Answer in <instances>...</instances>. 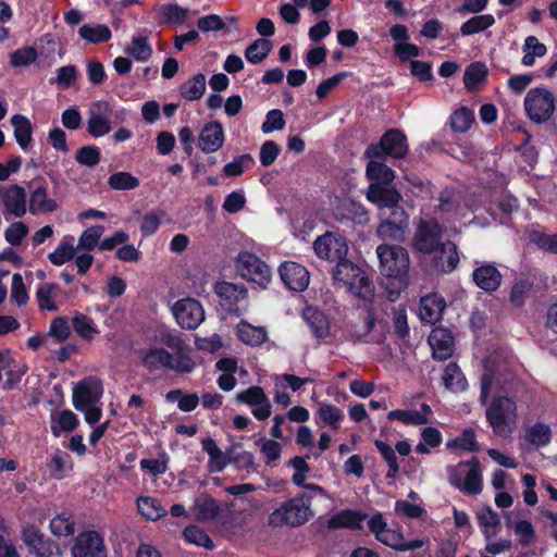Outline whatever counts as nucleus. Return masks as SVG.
I'll use <instances>...</instances> for the list:
<instances>
[{
	"label": "nucleus",
	"instance_id": "obj_1",
	"mask_svg": "<svg viewBox=\"0 0 557 557\" xmlns=\"http://www.w3.org/2000/svg\"><path fill=\"white\" fill-rule=\"evenodd\" d=\"M379 269L389 301H395L409 285L410 259L407 249L398 245L381 244L376 248Z\"/></svg>",
	"mask_w": 557,
	"mask_h": 557
},
{
	"label": "nucleus",
	"instance_id": "obj_2",
	"mask_svg": "<svg viewBox=\"0 0 557 557\" xmlns=\"http://www.w3.org/2000/svg\"><path fill=\"white\" fill-rule=\"evenodd\" d=\"M311 497L300 494L283 502L268 517V523L272 528L290 527L298 528L309 521L312 516Z\"/></svg>",
	"mask_w": 557,
	"mask_h": 557
},
{
	"label": "nucleus",
	"instance_id": "obj_3",
	"mask_svg": "<svg viewBox=\"0 0 557 557\" xmlns=\"http://www.w3.org/2000/svg\"><path fill=\"white\" fill-rule=\"evenodd\" d=\"M449 483L468 495H478L483 490L481 462L473 456L467 461L447 468Z\"/></svg>",
	"mask_w": 557,
	"mask_h": 557
},
{
	"label": "nucleus",
	"instance_id": "obj_4",
	"mask_svg": "<svg viewBox=\"0 0 557 557\" xmlns=\"http://www.w3.org/2000/svg\"><path fill=\"white\" fill-rule=\"evenodd\" d=\"M407 152L406 135L397 128H391L382 135L379 143L370 144L363 154L367 159H383L385 156L403 159Z\"/></svg>",
	"mask_w": 557,
	"mask_h": 557
},
{
	"label": "nucleus",
	"instance_id": "obj_5",
	"mask_svg": "<svg viewBox=\"0 0 557 557\" xmlns=\"http://www.w3.org/2000/svg\"><path fill=\"white\" fill-rule=\"evenodd\" d=\"M524 109L532 122L536 124L547 122L555 111L554 94L543 87L530 89L524 98Z\"/></svg>",
	"mask_w": 557,
	"mask_h": 557
},
{
	"label": "nucleus",
	"instance_id": "obj_6",
	"mask_svg": "<svg viewBox=\"0 0 557 557\" xmlns=\"http://www.w3.org/2000/svg\"><path fill=\"white\" fill-rule=\"evenodd\" d=\"M516 412L515 401L507 396L495 397L486 408L485 417L495 435L508 437L512 433L509 426L510 416Z\"/></svg>",
	"mask_w": 557,
	"mask_h": 557
},
{
	"label": "nucleus",
	"instance_id": "obj_7",
	"mask_svg": "<svg viewBox=\"0 0 557 557\" xmlns=\"http://www.w3.org/2000/svg\"><path fill=\"white\" fill-rule=\"evenodd\" d=\"M442 238L443 227L436 219H421L412 238V247L417 251L426 255L435 251H443L445 245L442 243Z\"/></svg>",
	"mask_w": 557,
	"mask_h": 557
},
{
	"label": "nucleus",
	"instance_id": "obj_8",
	"mask_svg": "<svg viewBox=\"0 0 557 557\" xmlns=\"http://www.w3.org/2000/svg\"><path fill=\"white\" fill-rule=\"evenodd\" d=\"M236 270L248 282L267 288L271 282L270 267L252 252H240L236 259Z\"/></svg>",
	"mask_w": 557,
	"mask_h": 557
},
{
	"label": "nucleus",
	"instance_id": "obj_9",
	"mask_svg": "<svg viewBox=\"0 0 557 557\" xmlns=\"http://www.w3.org/2000/svg\"><path fill=\"white\" fill-rule=\"evenodd\" d=\"M21 540L27 552L35 557H55L59 555L58 543L48 537L35 524H26L21 531Z\"/></svg>",
	"mask_w": 557,
	"mask_h": 557
},
{
	"label": "nucleus",
	"instance_id": "obj_10",
	"mask_svg": "<svg viewBox=\"0 0 557 557\" xmlns=\"http://www.w3.org/2000/svg\"><path fill=\"white\" fill-rule=\"evenodd\" d=\"M103 394V386L100 379L90 375L77 382L73 388V406L76 410H84L86 407L96 405Z\"/></svg>",
	"mask_w": 557,
	"mask_h": 557
},
{
	"label": "nucleus",
	"instance_id": "obj_11",
	"mask_svg": "<svg viewBox=\"0 0 557 557\" xmlns=\"http://www.w3.org/2000/svg\"><path fill=\"white\" fill-rule=\"evenodd\" d=\"M173 314L177 324L185 330H196L205 320V310L195 298H183L173 306Z\"/></svg>",
	"mask_w": 557,
	"mask_h": 557
},
{
	"label": "nucleus",
	"instance_id": "obj_12",
	"mask_svg": "<svg viewBox=\"0 0 557 557\" xmlns=\"http://www.w3.org/2000/svg\"><path fill=\"white\" fill-rule=\"evenodd\" d=\"M72 557H108L103 536L94 530L81 532L71 548Z\"/></svg>",
	"mask_w": 557,
	"mask_h": 557
},
{
	"label": "nucleus",
	"instance_id": "obj_13",
	"mask_svg": "<svg viewBox=\"0 0 557 557\" xmlns=\"http://www.w3.org/2000/svg\"><path fill=\"white\" fill-rule=\"evenodd\" d=\"M315 255L324 260L335 262L347 257L348 246L345 238L333 233H325L319 236L313 243Z\"/></svg>",
	"mask_w": 557,
	"mask_h": 557
},
{
	"label": "nucleus",
	"instance_id": "obj_14",
	"mask_svg": "<svg viewBox=\"0 0 557 557\" xmlns=\"http://www.w3.org/2000/svg\"><path fill=\"white\" fill-rule=\"evenodd\" d=\"M111 112L112 109L108 101L98 100L91 103L87 120V132L90 136L98 138L111 132Z\"/></svg>",
	"mask_w": 557,
	"mask_h": 557
},
{
	"label": "nucleus",
	"instance_id": "obj_15",
	"mask_svg": "<svg viewBox=\"0 0 557 557\" xmlns=\"http://www.w3.org/2000/svg\"><path fill=\"white\" fill-rule=\"evenodd\" d=\"M27 186L32 190L29 197V212L32 214L54 212L58 209L57 201L48 197V184L45 177L36 176Z\"/></svg>",
	"mask_w": 557,
	"mask_h": 557
},
{
	"label": "nucleus",
	"instance_id": "obj_16",
	"mask_svg": "<svg viewBox=\"0 0 557 557\" xmlns=\"http://www.w3.org/2000/svg\"><path fill=\"white\" fill-rule=\"evenodd\" d=\"M214 292L220 298L221 307L228 313H239V302L247 298L248 290L245 285L231 282H218Z\"/></svg>",
	"mask_w": 557,
	"mask_h": 557
},
{
	"label": "nucleus",
	"instance_id": "obj_17",
	"mask_svg": "<svg viewBox=\"0 0 557 557\" xmlns=\"http://www.w3.org/2000/svg\"><path fill=\"white\" fill-rule=\"evenodd\" d=\"M278 274L283 284L294 292H304L310 282L309 271L294 261H284L278 267Z\"/></svg>",
	"mask_w": 557,
	"mask_h": 557
},
{
	"label": "nucleus",
	"instance_id": "obj_18",
	"mask_svg": "<svg viewBox=\"0 0 557 557\" xmlns=\"http://www.w3.org/2000/svg\"><path fill=\"white\" fill-rule=\"evenodd\" d=\"M428 343L432 348V357L438 361H445L453 357L455 351V337L450 330L445 327H434Z\"/></svg>",
	"mask_w": 557,
	"mask_h": 557
},
{
	"label": "nucleus",
	"instance_id": "obj_19",
	"mask_svg": "<svg viewBox=\"0 0 557 557\" xmlns=\"http://www.w3.org/2000/svg\"><path fill=\"white\" fill-rule=\"evenodd\" d=\"M367 199L375 205L380 212L385 213L386 209L395 208L403 200L399 190L394 186L369 185Z\"/></svg>",
	"mask_w": 557,
	"mask_h": 557
},
{
	"label": "nucleus",
	"instance_id": "obj_20",
	"mask_svg": "<svg viewBox=\"0 0 557 557\" xmlns=\"http://www.w3.org/2000/svg\"><path fill=\"white\" fill-rule=\"evenodd\" d=\"M2 203L5 212L22 218L27 211V199L24 187L14 184L1 189Z\"/></svg>",
	"mask_w": 557,
	"mask_h": 557
},
{
	"label": "nucleus",
	"instance_id": "obj_21",
	"mask_svg": "<svg viewBox=\"0 0 557 557\" xmlns=\"http://www.w3.org/2000/svg\"><path fill=\"white\" fill-rule=\"evenodd\" d=\"M474 284L485 293L496 292L503 282V274L493 263H483L472 272Z\"/></svg>",
	"mask_w": 557,
	"mask_h": 557
},
{
	"label": "nucleus",
	"instance_id": "obj_22",
	"mask_svg": "<svg viewBox=\"0 0 557 557\" xmlns=\"http://www.w3.org/2000/svg\"><path fill=\"white\" fill-rule=\"evenodd\" d=\"M224 144L222 123L213 121L206 123L198 137V147L206 153L218 151Z\"/></svg>",
	"mask_w": 557,
	"mask_h": 557
},
{
	"label": "nucleus",
	"instance_id": "obj_23",
	"mask_svg": "<svg viewBox=\"0 0 557 557\" xmlns=\"http://www.w3.org/2000/svg\"><path fill=\"white\" fill-rule=\"evenodd\" d=\"M190 510L198 522H209L220 517L222 503L208 494H201L194 500Z\"/></svg>",
	"mask_w": 557,
	"mask_h": 557
},
{
	"label": "nucleus",
	"instance_id": "obj_24",
	"mask_svg": "<svg viewBox=\"0 0 557 557\" xmlns=\"http://www.w3.org/2000/svg\"><path fill=\"white\" fill-rule=\"evenodd\" d=\"M336 218L341 222H352L358 225H366L369 220V211L366 207L352 199H344L336 207Z\"/></svg>",
	"mask_w": 557,
	"mask_h": 557
},
{
	"label": "nucleus",
	"instance_id": "obj_25",
	"mask_svg": "<svg viewBox=\"0 0 557 557\" xmlns=\"http://www.w3.org/2000/svg\"><path fill=\"white\" fill-rule=\"evenodd\" d=\"M445 308L446 302L441 295L429 294L420 300L419 317L423 323L434 324L442 319Z\"/></svg>",
	"mask_w": 557,
	"mask_h": 557
},
{
	"label": "nucleus",
	"instance_id": "obj_26",
	"mask_svg": "<svg viewBox=\"0 0 557 557\" xmlns=\"http://www.w3.org/2000/svg\"><path fill=\"white\" fill-rule=\"evenodd\" d=\"M367 177L370 185L388 186L395 178V172L380 159H368Z\"/></svg>",
	"mask_w": 557,
	"mask_h": 557
},
{
	"label": "nucleus",
	"instance_id": "obj_27",
	"mask_svg": "<svg viewBox=\"0 0 557 557\" xmlns=\"http://www.w3.org/2000/svg\"><path fill=\"white\" fill-rule=\"evenodd\" d=\"M238 339L249 346H261L268 339V332L263 326H255L242 320L236 326Z\"/></svg>",
	"mask_w": 557,
	"mask_h": 557
},
{
	"label": "nucleus",
	"instance_id": "obj_28",
	"mask_svg": "<svg viewBox=\"0 0 557 557\" xmlns=\"http://www.w3.org/2000/svg\"><path fill=\"white\" fill-rule=\"evenodd\" d=\"M367 518L366 513L346 509L342 510L334 516H332L329 521L330 529H351V530H360L362 529V521Z\"/></svg>",
	"mask_w": 557,
	"mask_h": 557
},
{
	"label": "nucleus",
	"instance_id": "obj_29",
	"mask_svg": "<svg viewBox=\"0 0 557 557\" xmlns=\"http://www.w3.org/2000/svg\"><path fill=\"white\" fill-rule=\"evenodd\" d=\"M14 128V138L22 150L26 151L33 141V124L29 119L21 113L11 116Z\"/></svg>",
	"mask_w": 557,
	"mask_h": 557
},
{
	"label": "nucleus",
	"instance_id": "obj_30",
	"mask_svg": "<svg viewBox=\"0 0 557 557\" xmlns=\"http://www.w3.org/2000/svg\"><path fill=\"white\" fill-rule=\"evenodd\" d=\"M188 9L170 2L161 4L157 13L158 25L177 24L181 25L187 20Z\"/></svg>",
	"mask_w": 557,
	"mask_h": 557
},
{
	"label": "nucleus",
	"instance_id": "obj_31",
	"mask_svg": "<svg viewBox=\"0 0 557 557\" xmlns=\"http://www.w3.org/2000/svg\"><path fill=\"white\" fill-rule=\"evenodd\" d=\"M446 447L450 450L469 453H479L481 450L480 444L476 441V433L472 428H465L458 436L448 440Z\"/></svg>",
	"mask_w": 557,
	"mask_h": 557
},
{
	"label": "nucleus",
	"instance_id": "obj_32",
	"mask_svg": "<svg viewBox=\"0 0 557 557\" xmlns=\"http://www.w3.org/2000/svg\"><path fill=\"white\" fill-rule=\"evenodd\" d=\"M304 317L317 338H326L330 335V322L323 311L308 308Z\"/></svg>",
	"mask_w": 557,
	"mask_h": 557
},
{
	"label": "nucleus",
	"instance_id": "obj_33",
	"mask_svg": "<svg viewBox=\"0 0 557 557\" xmlns=\"http://www.w3.org/2000/svg\"><path fill=\"white\" fill-rule=\"evenodd\" d=\"M206 88L205 74L197 73L180 86V95L187 101H196L202 98Z\"/></svg>",
	"mask_w": 557,
	"mask_h": 557
},
{
	"label": "nucleus",
	"instance_id": "obj_34",
	"mask_svg": "<svg viewBox=\"0 0 557 557\" xmlns=\"http://www.w3.org/2000/svg\"><path fill=\"white\" fill-rule=\"evenodd\" d=\"M143 364L150 371L172 367L174 356L164 348H150L143 356Z\"/></svg>",
	"mask_w": 557,
	"mask_h": 557
},
{
	"label": "nucleus",
	"instance_id": "obj_35",
	"mask_svg": "<svg viewBox=\"0 0 557 557\" xmlns=\"http://www.w3.org/2000/svg\"><path fill=\"white\" fill-rule=\"evenodd\" d=\"M78 35L87 42L96 45L106 44L112 38L111 29L104 24H84L78 29Z\"/></svg>",
	"mask_w": 557,
	"mask_h": 557
},
{
	"label": "nucleus",
	"instance_id": "obj_36",
	"mask_svg": "<svg viewBox=\"0 0 557 557\" xmlns=\"http://www.w3.org/2000/svg\"><path fill=\"white\" fill-rule=\"evenodd\" d=\"M487 78V67L482 62H472L463 73V84L468 91H478L479 85Z\"/></svg>",
	"mask_w": 557,
	"mask_h": 557
},
{
	"label": "nucleus",
	"instance_id": "obj_37",
	"mask_svg": "<svg viewBox=\"0 0 557 557\" xmlns=\"http://www.w3.org/2000/svg\"><path fill=\"white\" fill-rule=\"evenodd\" d=\"M359 274H361V269L352 261L348 260L347 257L335 261V268L333 269L334 280L354 286L355 282L352 280Z\"/></svg>",
	"mask_w": 557,
	"mask_h": 557
},
{
	"label": "nucleus",
	"instance_id": "obj_38",
	"mask_svg": "<svg viewBox=\"0 0 557 557\" xmlns=\"http://www.w3.org/2000/svg\"><path fill=\"white\" fill-rule=\"evenodd\" d=\"M124 52L138 62H147L153 54L148 36H134Z\"/></svg>",
	"mask_w": 557,
	"mask_h": 557
},
{
	"label": "nucleus",
	"instance_id": "obj_39",
	"mask_svg": "<svg viewBox=\"0 0 557 557\" xmlns=\"http://www.w3.org/2000/svg\"><path fill=\"white\" fill-rule=\"evenodd\" d=\"M495 24V17L492 14H475L460 26L462 36H471L486 30Z\"/></svg>",
	"mask_w": 557,
	"mask_h": 557
},
{
	"label": "nucleus",
	"instance_id": "obj_40",
	"mask_svg": "<svg viewBox=\"0 0 557 557\" xmlns=\"http://www.w3.org/2000/svg\"><path fill=\"white\" fill-rule=\"evenodd\" d=\"M272 42L267 38H258L245 50V58L251 64L261 63L271 52Z\"/></svg>",
	"mask_w": 557,
	"mask_h": 557
},
{
	"label": "nucleus",
	"instance_id": "obj_41",
	"mask_svg": "<svg viewBox=\"0 0 557 557\" xmlns=\"http://www.w3.org/2000/svg\"><path fill=\"white\" fill-rule=\"evenodd\" d=\"M50 531L55 536H70L74 534L75 522L73 515L69 511H62L50 520Z\"/></svg>",
	"mask_w": 557,
	"mask_h": 557
},
{
	"label": "nucleus",
	"instance_id": "obj_42",
	"mask_svg": "<svg viewBox=\"0 0 557 557\" xmlns=\"http://www.w3.org/2000/svg\"><path fill=\"white\" fill-rule=\"evenodd\" d=\"M443 382L445 387L451 391H463L467 387V380L456 362L446 366Z\"/></svg>",
	"mask_w": 557,
	"mask_h": 557
},
{
	"label": "nucleus",
	"instance_id": "obj_43",
	"mask_svg": "<svg viewBox=\"0 0 557 557\" xmlns=\"http://www.w3.org/2000/svg\"><path fill=\"white\" fill-rule=\"evenodd\" d=\"M525 440L536 447H544L552 441V430L549 425L536 422L527 430Z\"/></svg>",
	"mask_w": 557,
	"mask_h": 557
},
{
	"label": "nucleus",
	"instance_id": "obj_44",
	"mask_svg": "<svg viewBox=\"0 0 557 557\" xmlns=\"http://www.w3.org/2000/svg\"><path fill=\"white\" fill-rule=\"evenodd\" d=\"M138 511L149 520H158L166 515V510L157 498L141 496L137 499Z\"/></svg>",
	"mask_w": 557,
	"mask_h": 557
},
{
	"label": "nucleus",
	"instance_id": "obj_45",
	"mask_svg": "<svg viewBox=\"0 0 557 557\" xmlns=\"http://www.w3.org/2000/svg\"><path fill=\"white\" fill-rule=\"evenodd\" d=\"M183 537L187 543L206 549H213L214 543L203 529L196 524L187 525L183 531Z\"/></svg>",
	"mask_w": 557,
	"mask_h": 557
},
{
	"label": "nucleus",
	"instance_id": "obj_46",
	"mask_svg": "<svg viewBox=\"0 0 557 557\" xmlns=\"http://www.w3.org/2000/svg\"><path fill=\"white\" fill-rule=\"evenodd\" d=\"M381 221L376 227V236L382 240L403 242L406 234V228L397 225L395 222L387 221L380 218Z\"/></svg>",
	"mask_w": 557,
	"mask_h": 557
},
{
	"label": "nucleus",
	"instance_id": "obj_47",
	"mask_svg": "<svg viewBox=\"0 0 557 557\" xmlns=\"http://www.w3.org/2000/svg\"><path fill=\"white\" fill-rule=\"evenodd\" d=\"M533 287L534 283L530 278H520L516 281L509 295L511 305L516 308L523 307Z\"/></svg>",
	"mask_w": 557,
	"mask_h": 557
},
{
	"label": "nucleus",
	"instance_id": "obj_48",
	"mask_svg": "<svg viewBox=\"0 0 557 557\" xmlns=\"http://www.w3.org/2000/svg\"><path fill=\"white\" fill-rule=\"evenodd\" d=\"M168 401H177L182 411L190 412L199 405V397L195 393H184L182 389H172L165 396Z\"/></svg>",
	"mask_w": 557,
	"mask_h": 557
},
{
	"label": "nucleus",
	"instance_id": "obj_49",
	"mask_svg": "<svg viewBox=\"0 0 557 557\" xmlns=\"http://www.w3.org/2000/svg\"><path fill=\"white\" fill-rule=\"evenodd\" d=\"M59 286L55 283L40 284L36 290V298L40 309L48 311H57L58 307L53 302L52 298L57 296Z\"/></svg>",
	"mask_w": 557,
	"mask_h": 557
},
{
	"label": "nucleus",
	"instance_id": "obj_50",
	"mask_svg": "<svg viewBox=\"0 0 557 557\" xmlns=\"http://www.w3.org/2000/svg\"><path fill=\"white\" fill-rule=\"evenodd\" d=\"M79 424L77 416L70 409H64L59 413L57 424L52 420L51 433L59 437L61 432H73Z\"/></svg>",
	"mask_w": 557,
	"mask_h": 557
},
{
	"label": "nucleus",
	"instance_id": "obj_51",
	"mask_svg": "<svg viewBox=\"0 0 557 557\" xmlns=\"http://www.w3.org/2000/svg\"><path fill=\"white\" fill-rule=\"evenodd\" d=\"M318 414L323 425H329L335 431L339 428V423L344 419V412L338 407L326 403L320 405Z\"/></svg>",
	"mask_w": 557,
	"mask_h": 557
},
{
	"label": "nucleus",
	"instance_id": "obj_52",
	"mask_svg": "<svg viewBox=\"0 0 557 557\" xmlns=\"http://www.w3.org/2000/svg\"><path fill=\"white\" fill-rule=\"evenodd\" d=\"M374 445H375L377 451L380 453V455L382 456V458L386 461V463L388 466V471L386 473V478L387 479H396V476L399 472V465H398V459L395 454V450L392 448L391 445H388L387 443H385L381 440H376L374 442Z\"/></svg>",
	"mask_w": 557,
	"mask_h": 557
},
{
	"label": "nucleus",
	"instance_id": "obj_53",
	"mask_svg": "<svg viewBox=\"0 0 557 557\" xmlns=\"http://www.w3.org/2000/svg\"><path fill=\"white\" fill-rule=\"evenodd\" d=\"M474 122L472 110L461 107L455 110L450 115V126L456 133H466Z\"/></svg>",
	"mask_w": 557,
	"mask_h": 557
},
{
	"label": "nucleus",
	"instance_id": "obj_54",
	"mask_svg": "<svg viewBox=\"0 0 557 557\" xmlns=\"http://www.w3.org/2000/svg\"><path fill=\"white\" fill-rule=\"evenodd\" d=\"M139 178L129 172H116L110 175L108 185L114 190H133L139 186Z\"/></svg>",
	"mask_w": 557,
	"mask_h": 557
},
{
	"label": "nucleus",
	"instance_id": "obj_55",
	"mask_svg": "<svg viewBox=\"0 0 557 557\" xmlns=\"http://www.w3.org/2000/svg\"><path fill=\"white\" fill-rule=\"evenodd\" d=\"M76 247H74L70 242L63 239L58 247L48 255V259L53 265L60 267L73 260L76 255Z\"/></svg>",
	"mask_w": 557,
	"mask_h": 557
},
{
	"label": "nucleus",
	"instance_id": "obj_56",
	"mask_svg": "<svg viewBox=\"0 0 557 557\" xmlns=\"http://www.w3.org/2000/svg\"><path fill=\"white\" fill-rule=\"evenodd\" d=\"M255 165V160L251 154L244 153L234 158L233 161L226 163L223 168V173L226 176L236 177L249 170Z\"/></svg>",
	"mask_w": 557,
	"mask_h": 557
},
{
	"label": "nucleus",
	"instance_id": "obj_57",
	"mask_svg": "<svg viewBox=\"0 0 557 557\" xmlns=\"http://www.w3.org/2000/svg\"><path fill=\"white\" fill-rule=\"evenodd\" d=\"M389 420H398L406 425H422L426 424L429 419L417 410L395 409L388 412Z\"/></svg>",
	"mask_w": 557,
	"mask_h": 557
},
{
	"label": "nucleus",
	"instance_id": "obj_58",
	"mask_svg": "<svg viewBox=\"0 0 557 557\" xmlns=\"http://www.w3.org/2000/svg\"><path fill=\"white\" fill-rule=\"evenodd\" d=\"M38 58V52L36 48L26 46L23 48H20L15 51H12L9 55L10 59V65L12 67H21V66H28Z\"/></svg>",
	"mask_w": 557,
	"mask_h": 557
},
{
	"label": "nucleus",
	"instance_id": "obj_59",
	"mask_svg": "<svg viewBox=\"0 0 557 557\" xmlns=\"http://www.w3.org/2000/svg\"><path fill=\"white\" fill-rule=\"evenodd\" d=\"M352 281L355 282V285L349 286L351 292L364 301H372L374 298V286L364 272L361 270V274Z\"/></svg>",
	"mask_w": 557,
	"mask_h": 557
},
{
	"label": "nucleus",
	"instance_id": "obj_60",
	"mask_svg": "<svg viewBox=\"0 0 557 557\" xmlns=\"http://www.w3.org/2000/svg\"><path fill=\"white\" fill-rule=\"evenodd\" d=\"M242 444L237 443L233 445V453H231V465H234L237 469L246 470L247 473H252L257 471V465L255 462V456L250 451H240L235 453V448L239 447Z\"/></svg>",
	"mask_w": 557,
	"mask_h": 557
},
{
	"label": "nucleus",
	"instance_id": "obj_61",
	"mask_svg": "<svg viewBox=\"0 0 557 557\" xmlns=\"http://www.w3.org/2000/svg\"><path fill=\"white\" fill-rule=\"evenodd\" d=\"M72 325L76 334L84 339H91L92 335L98 333L92 319L83 313L73 317Z\"/></svg>",
	"mask_w": 557,
	"mask_h": 557
},
{
	"label": "nucleus",
	"instance_id": "obj_62",
	"mask_svg": "<svg viewBox=\"0 0 557 557\" xmlns=\"http://www.w3.org/2000/svg\"><path fill=\"white\" fill-rule=\"evenodd\" d=\"M104 231L103 225H92L85 230L79 238L77 244V249L87 250L90 251L95 249V247L98 245L99 239Z\"/></svg>",
	"mask_w": 557,
	"mask_h": 557
},
{
	"label": "nucleus",
	"instance_id": "obj_63",
	"mask_svg": "<svg viewBox=\"0 0 557 557\" xmlns=\"http://www.w3.org/2000/svg\"><path fill=\"white\" fill-rule=\"evenodd\" d=\"M78 71L75 65H65L57 70V76L50 78L51 85L57 84L63 89L73 86L77 79Z\"/></svg>",
	"mask_w": 557,
	"mask_h": 557
},
{
	"label": "nucleus",
	"instance_id": "obj_64",
	"mask_svg": "<svg viewBox=\"0 0 557 557\" xmlns=\"http://www.w3.org/2000/svg\"><path fill=\"white\" fill-rule=\"evenodd\" d=\"M531 243L535 244L544 251L557 255V234H546L540 231L530 233Z\"/></svg>",
	"mask_w": 557,
	"mask_h": 557
}]
</instances>
